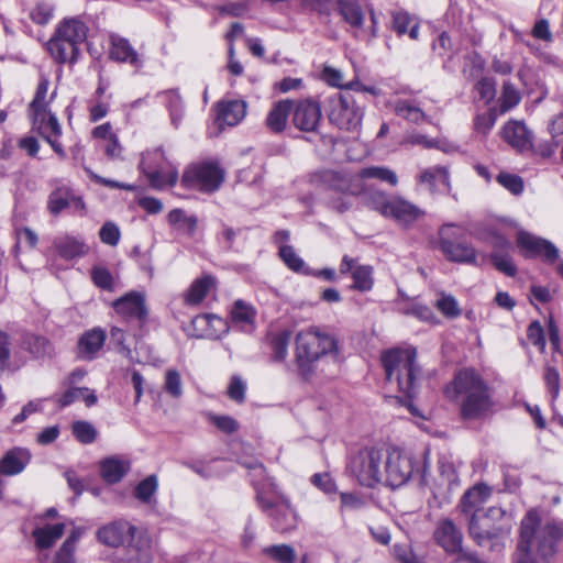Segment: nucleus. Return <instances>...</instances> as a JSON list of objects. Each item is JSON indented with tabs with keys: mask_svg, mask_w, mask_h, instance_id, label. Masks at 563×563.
<instances>
[{
	"mask_svg": "<svg viewBox=\"0 0 563 563\" xmlns=\"http://www.w3.org/2000/svg\"><path fill=\"white\" fill-rule=\"evenodd\" d=\"M446 394L456 401L465 421L484 420L495 411L493 388L473 368L459 371Z\"/></svg>",
	"mask_w": 563,
	"mask_h": 563,
	"instance_id": "obj_1",
	"label": "nucleus"
},
{
	"mask_svg": "<svg viewBox=\"0 0 563 563\" xmlns=\"http://www.w3.org/2000/svg\"><path fill=\"white\" fill-rule=\"evenodd\" d=\"M336 339L319 328H309L296 335V363L299 374L308 378L317 372H325L323 364L338 365Z\"/></svg>",
	"mask_w": 563,
	"mask_h": 563,
	"instance_id": "obj_2",
	"label": "nucleus"
},
{
	"mask_svg": "<svg viewBox=\"0 0 563 563\" xmlns=\"http://www.w3.org/2000/svg\"><path fill=\"white\" fill-rule=\"evenodd\" d=\"M563 539V523L542 519L530 509L521 520L518 542L533 551L543 563H553Z\"/></svg>",
	"mask_w": 563,
	"mask_h": 563,
	"instance_id": "obj_3",
	"label": "nucleus"
},
{
	"mask_svg": "<svg viewBox=\"0 0 563 563\" xmlns=\"http://www.w3.org/2000/svg\"><path fill=\"white\" fill-rule=\"evenodd\" d=\"M386 380L396 383L398 390L406 398L405 405L412 415H417L411 400L418 393V382L421 368L417 364L415 347L391 349L382 355Z\"/></svg>",
	"mask_w": 563,
	"mask_h": 563,
	"instance_id": "obj_4",
	"label": "nucleus"
},
{
	"mask_svg": "<svg viewBox=\"0 0 563 563\" xmlns=\"http://www.w3.org/2000/svg\"><path fill=\"white\" fill-rule=\"evenodd\" d=\"M428 456V451L416 457L397 449L386 450L380 484L395 489L405 485L415 474L420 476L421 482H427L430 466Z\"/></svg>",
	"mask_w": 563,
	"mask_h": 563,
	"instance_id": "obj_5",
	"label": "nucleus"
},
{
	"mask_svg": "<svg viewBox=\"0 0 563 563\" xmlns=\"http://www.w3.org/2000/svg\"><path fill=\"white\" fill-rule=\"evenodd\" d=\"M88 29L77 18L64 19L47 43L52 57L59 64H74L78 59L79 45L87 38Z\"/></svg>",
	"mask_w": 563,
	"mask_h": 563,
	"instance_id": "obj_6",
	"label": "nucleus"
},
{
	"mask_svg": "<svg viewBox=\"0 0 563 563\" xmlns=\"http://www.w3.org/2000/svg\"><path fill=\"white\" fill-rule=\"evenodd\" d=\"M385 456L386 450L366 446L350 457L347 471L360 485L373 488L380 484Z\"/></svg>",
	"mask_w": 563,
	"mask_h": 563,
	"instance_id": "obj_7",
	"label": "nucleus"
},
{
	"mask_svg": "<svg viewBox=\"0 0 563 563\" xmlns=\"http://www.w3.org/2000/svg\"><path fill=\"white\" fill-rule=\"evenodd\" d=\"M323 103L330 123L338 129L351 132L361 126L363 110L351 93L334 92Z\"/></svg>",
	"mask_w": 563,
	"mask_h": 563,
	"instance_id": "obj_8",
	"label": "nucleus"
},
{
	"mask_svg": "<svg viewBox=\"0 0 563 563\" xmlns=\"http://www.w3.org/2000/svg\"><path fill=\"white\" fill-rule=\"evenodd\" d=\"M467 522L468 534L479 547L508 536L511 529L505 521V511L500 507H489L485 512L473 516Z\"/></svg>",
	"mask_w": 563,
	"mask_h": 563,
	"instance_id": "obj_9",
	"label": "nucleus"
},
{
	"mask_svg": "<svg viewBox=\"0 0 563 563\" xmlns=\"http://www.w3.org/2000/svg\"><path fill=\"white\" fill-rule=\"evenodd\" d=\"M225 176V170L216 162L203 161L189 165L183 174L181 184L188 189L203 194L217 191Z\"/></svg>",
	"mask_w": 563,
	"mask_h": 563,
	"instance_id": "obj_10",
	"label": "nucleus"
},
{
	"mask_svg": "<svg viewBox=\"0 0 563 563\" xmlns=\"http://www.w3.org/2000/svg\"><path fill=\"white\" fill-rule=\"evenodd\" d=\"M460 227L454 223L443 224L438 232L439 249L450 262L475 264L476 250L472 244L459 241Z\"/></svg>",
	"mask_w": 563,
	"mask_h": 563,
	"instance_id": "obj_11",
	"label": "nucleus"
},
{
	"mask_svg": "<svg viewBox=\"0 0 563 563\" xmlns=\"http://www.w3.org/2000/svg\"><path fill=\"white\" fill-rule=\"evenodd\" d=\"M140 168L154 188L161 189L165 186H174L177 183L178 170L165 158L162 148L144 154Z\"/></svg>",
	"mask_w": 563,
	"mask_h": 563,
	"instance_id": "obj_12",
	"label": "nucleus"
},
{
	"mask_svg": "<svg viewBox=\"0 0 563 563\" xmlns=\"http://www.w3.org/2000/svg\"><path fill=\"white\" fill-rule=\"evenodd\" d=\"M310 183L323 189L334 190L336 192L358 195L361 187L354 184L352 177L333 169H322L310 175Z\"/></svg>",
	"mask_w": 563,
	"mask_h": 563,
	"instance_id": "obj_13",
	"label": "nucleus"
},
{
	"mask_svg": "<svg viewBox=\"0 0 563 563\" xmlns=\"http://www.w3.org/2000/svg\"><path fill=\"white\" fill-rule=\"evenodd\" d=\"M517 245L525 252L526 257L539 256L549 264H553L559 257V250L552 242L528 232L518 233Z\"/></svg>",
	"mask_w": 563,
	"mask_h": 563,
	"instance_id": "obj_14",
	"label": "nucleus"
},
{
	"mask_svg": "<svg viewBox=\"0 0 563 563\" xmlns=\"http://www.w3.org/2000/svg\"><path fill=\"white\" fill-rule=\"evenodd\" d=\"M292 123L302 132H314L318 129L322 113L320 102L313 99L299 100L292 103Z\"/></svg>",
	"mask_w": 563,
	"mask_h": 563,
	"instance_id": "obj_15",
	"label": "nucleus"
},
{
	"mask_svg": "<svg viewBox=\"0 0 563 563\" xmlns=\"http://www.w3.org/2000/svg\"><path fill=\"white\" fill-rule=\"evenodd\" d=\"M135 527L126 520H115L100 528L97 532L98 540L112 548L131 543L134 539Z\"/></svg>",
	"mask_w": 563,
	"mask_h": 563,
	"instance_id": "obj_16",
	"label": "nucleus"
},
{
	"mask_svg": "<svg viewBox=\"0 0 563 563\" xmlns=\"http://www.w3.org/2000/svg\"><path fill=\"white\" fill-rule=\"evenodd\" d=\"M433 540L446 554H455L461 551L463 533L451 519L444 518L437 523Z\"/></svg>",
	"mask_w": 563,
	"mask_h": 563,
	"instance_id": "obj_17",
	"label": "nucleus"
},
{
	"mask_svg": "<svg viewBox=\"0 0 563 563\" xmlns=\"http://www.w3.org/2000/svg\"><path fill=\"white\" fill-rule=\"evenodd\" d=\"M114 310L128 320H137L143 325L147 320L145 298L141 292L131 291L113 302Z\"/></svg>",
	"mask_w": 563,
	"mask_h": 563,
	"instance_id": "obj_18",
	"label": "nucleus"
},
{
	"mask_svg": "<svg viewBox=\"0 0 563 563\" xmlns=\"http://www.w3.org/2000/svg\"><path fill=\"white\" fill-rule=\"evenodd\" d=\"M338 11L356 38H365L364 11L358 0H338Z\"/></svg>",
	"mask_w": 563,
	"mask_h": 563,
	"instance_id": "obj_19",
	"label": "nucleus"
},
{
	"mask_svg": "<svg viewBox=\"0 0 563 563\" xmlns=\"http://www.w3.org/2000/svg\"><path fill=\"white\" fill-rule=\"evenodd\" d=\"M490 494V488L485 484H477L464 493L459 508L467 521L473 516L479 515L481 507L486 503Z\"/></svg>",
	"mask_w": 563,
	"mask_h": 563,
	"instance_id": "obj_20",
	"label": "nucleus"
},
{
	"mask_svg": "<svg viewBox=\"0 0 563 563\" xmlns=\"http://www.w3.org/2000/svg\"><path fill=\"white\" fill-rule=\"evenodd\" d=\"M106 332L100 328H93L84 332L77 343V356L84 361H92L106 342Z\"/></svg>",
	"mask_w": 563,
	"mask_h": 563,
	"instance_id": "obj_21",
	"label": "nucleus"
},
{
	"mask_svg": "<svg viewBox=\"0 0 563 563\" xmlns=\"http://www.w3.org/2000/svg\"><path fill=\"white\" fill-rule=\"evenodd\" d=\"M424 216V211L416 205L401 199L393 198L389 217L402 227H410Z\"/></svg>",
	"mask_w": 563,
	"mask_h": 563,
	"instance_id": "obj_22",
	"label": "nucleus"
},
{
	"mask_svg": "<svg viewBox=\"0 0 563 563\" xmlns=\"http://www.w3.org/2000/svg\"><path fill=\"white\" fill-rule=\"evenodd\" d=\"M501 133L505 142L519 151L527 150L532 145L531 132L522 122H507L504 125Z\"/></svg>",
	"mask_w": 563,
	"mask_h": 563,
	"instance_id": "obj_23",
	"label": "nucleus"
},
{
	"mask_svg": "<svg viewBox=\"0 0 563 563\" xmlns=\"http://www.w3.org/2000/svg\"><path fill=\"white\" fill-rule=\"evenodd\" d=\"M31 460L26 449L14 448L9 450L0 461V476H13L20 474Z\"/></svg>",
	"mask_w": 563,
	"mask_h": 563,
	"instance_id": "obj_24",
	"label": "nucleus"
},
{
	"mask_svg": "<svg viewBox=\"0 0 563 563\" xmlns=\"http://www.w3.org/2000/svg\"><path fill=\"white\" fill-rule=\"evenodd\" d=\"M130 462L118 456H111L100 462V476L108 484L119 483L130 471Z\"/></svg>",
	"mask_w": 563,
	"mask_h": 563,
	"instance_id": "obj_25",
	"label": "nucleus"
},
{
	"mask_svg": "<svg viewBox=\"0 0 563 563\" xmlns=\"http://www.w3.org/2000/svg\"><path fill=\"white\" fill-rule=\"evenodd\" d=\"M246 113V103L242 100L221 101L217 106V121L227 125H236Z\"/></svg>",
	"mask_w": 563,
	"mask_h": 563,
	"instance_id": "obj_26",
	"label": "nucleus"
},
{
	"mask_svg": "<svg viewBox=\"0 0 563 563\" xmlns=\"http://www.w3.org/2000/svg\"><path fill=\"white\" fill-rule=\"evenodd\" d=\"M109 55L113 60L129 63L135 67L141 66L137 52L131 46L126 38L111 36V48Z\"/></svg>",
	"mask_w": 563,
	"mask_h": 563,
	"instance_id": "obj_27",
	"label": "nucleus"
},
{
	"mask_svg": "<svg viewBox=\"0 0 563 563\" xmlns=\"http://www.w3.org/2000/svg\"><path fill=\"white\" fill-rule=\"evenodd\" d=\"M269 516L273 518V528L278 532L291 531L297 526L296 512L288 504L276 505Z\"/></svg>",
	"mask_w": 563,
	"mask_h": 563,
	"instance_id": "obj_28",
	"label": "nucleus"
},
{
	"mask_svg": "<svg viewBox=\"0 0 563 563\" xmlns=\"http://www.w3.org/2000/svg\"><path fill=\"white\" fill-rule=\"evenodd\" d=\"M291 110L292 102L290 100H282L275 103L266 118L267 128L274 133L283 132Z\"/></svg>",
	"mask_w": 563,
	"mask_h": 563,
	"instance_id": "obj_29",
	"label": "nucleus"
},
{
	"mask_svg": "<svg viewBox=\"0 0 563 563\" xmlns=\"http://www.w3.org/2000/svg\"><path fill=\"white\" fill-rule=\"evenodd\" d=\"M216 286V278L211 275H205L192 282L184 296V300L189 306L200 303L208 295L210 289Z\"/></svg>",
	"mask_w": 563,
	"mask_h": 563,
	"instance_id": "obj_30",
	"label": "nucleus"
},
{
	"mask_svg": "<svg viewBox=\"0 0 563 563\" xmlns=\"http://www.w3.org/2000/svg\"><path fill=\"white\" fill-rule=\"evenodd\" d=\"M396 115L415 124L429 121L427 114L412 100L398 99L393 103Z\"/></svg>",
	"mask_w": 563,
	"mask_h": 563,
	"instance_id": "obj_31",
	"label": "nucleus"
},
{
	"mask_svg": "<svg viewBox=\"0 0 563 563\" xmlns=\"http://www.w3.org/2000/svg\"><path fill=\"white\" fill-rule=\"evenodd\" d=\"M32 121L33 126L45 140L49 137H58L62 134V129L57 118L55 114L47 112V109H45L44 113L38 118L35 113H32Z\"/></svg>",
	"mask_w": 563,
	"mask_h": 563,
	"instance_id": "obj_32",
	"label": "nucleus"
},
{
	"mask_svg": "<svg viewBox=\"0 0 563 563\" xmlns=\"http://www.w3.org/2000/svg\"><path fill=\"white\" fill-rule=\"evenodd\" d=\"M64 523L47 525L33 531L35 543L40 549L51 548L64 533Z\"/></svg>",
	"mask_w": 563,
	"mask_h": 563,
	"instance_id": "obj_33",
	"label": "nucleus"
},
{
	"mask_svg": "<svg viewBox=\"0 0 563 563\" xmlns=\"http://www.w3.org/2000/svg\"><path fill=\"white\" fill-rule=\"evenodd\" d=\"M55 247L57 253L65 260L82 256L88 251L85 243L69 236L55 241Z\"/></svg>",
	"mask_w": 563,
	"mask_h": 563,
	"instance_id": "obj_34",
	"label": "nucleus"
},
{
	"mask_svg": "<svg viewBox=\"0 0 563 563\" xmlns=\"http://www.w3.org/2000/svg\"><path fill=\"white\" fill-rule=\"evenodd\" d=\"M279 256L285 265L295 273L310 276L312 269L306 266L303 260L296 253L291 245H280Z\"/></svg>",
	"mask_w": 563,
	"mask_h": 563,
	"instance_id": "obj_35",
	"label": "nucleus"
},
{
	"mask_svg": "<svg viewBox=\"0 0 563 563\" xmlns=\"http://www.w3.org/2000/svg\"><path fill=\"white\" fill-rule=\"evenodd\" d=\"M393 30L399 35L408 32L411 40L419 37V24L413 22L412 18L407 12H395L393 14Z\"/></svg>",
	"mask_w": 563,
	"mask_h": 563,
	"instance_id": "obj_36",
	"label": "nucleus"
},
{
	"mask_svg": "<svg viewBox=\"0 0 563 563\" xmlns=\"http://www.w3.org/2000/svg\"><path fill=\"white\" fill-rule=\"evenodd\" d=\"M352 288L366 292L372 290L374 286L373 267L369 265H357L352 272Z\"/></svg>",
	"mask_w": 563,
	"mask_h": 563,
	"instance_id": "obj_37",
	"label": "nucleus"
},
{
	"mask_svg": "<svg viewBox=\"0 0 563 563\" xmlns=\"http://www.w3.org/2000/svg\"><path fill=\"white\" fill-rule=\"evenodd\" d=\"M80 397L84 398L88 407L97 402V396L92 390L87 387H74L67 389L58 399L60 407H67L78 400Z\"/></svg>",
	"mask_w": 563,
	"mask_h": 563,
	"instance_id": "obj_38",
	"label": "nucleus"
},
{
	"mask_svg": "<svg viewBox=\"0 0 563 563\" xmlns=\"http://www.w3.org/2000/svg\"><path fill=\"white\" fill-rule=\"evenodd\" d=\"M21 346L34 357H42L49 351V342L44 336L32 333L23 334Z\"/></svg>",
	"mask_w": 563,
	"mask_h": 563,
	"instance_id": "obj_39",
	"label": "nucleus"
},
{
	"mask_svg": "<svg viewBox=\"0 0 563 563\" xmlns=\"http://www.w3.org/2000/svg\"><path fill=\"white\" fill-rule=\"evenodd\" d=\"M365 205L379 212L384 217H389L393 199H389L386 194L377 190H369L364 194Z\"/></svg>",
	"mask_w": 563,
	"mask_h": 563,
	"instance_id": "obj_40",
	"label": "nucleus"
},
{
	"mask_svg": "<svg viewBox=\"0 0 563 563\" xmlns=\"http://www.w3.org/2000/svg\"><path fill=\"white\" fill-rule=\"evenodd\" d=\"M473 236L477 240L489 242L494 251L508 253V250L510 249V242L492 228H487L482 231H475Z\"/></svg>",
	"mask_w": 563,
	"mask_h": 563,
	"instance_id": "obj_41",
	"label": "nucleus"
},
{
	"mask_svg": "<svg viewBox=\"0 0 563 563\" xmlns=\"http://www.w3.org/2000/svg\"><path fill=\"white\" fill-rule=\"evenodd\" d=\"M168 222L191 235L197 229L198 219L195 216H187L181 209H173L168 213Z\"/></svg>",
	"mask_w": 563,
	"mask_h": 563,
	"instance_id": "obj_42",
	"label": "nucleus"
},
{
	"mask_svg": "<svg viewBox=\"0 0 563 563\" xmlns=\"http://www.w3.org/2000/svg\"><path fill=\"white\" fill-rule=\"evenodd\" d=\"M290 336L291 332L289 330L279 331L272 336L271 347L273 351V361L283 362L286 360Z\"/></svg>",
	"mask_w": 563,
	"mask_h": 563,
	"instance_id": "obj_43",
	"label": "nucleus"
},
{
	"mask_svg": "<svg viewBox=\"0 0 563 563\" xmlns=\"http://www.w3.org/2000/svg\"><path fill=\"white\" fill-rule=\"evenodd\" d=\"M419 180L423 184H428L430 188H433L438 185L450 188L449 172L445 167H433L426 169L419 176Z\"/></svg>",
	"mask_w": 563,
	"mask_h": 563,
	"instance_id": "obj_44",
	"label": "nucleus"
},
{
	"mask_svg": "<svg viewBox=\"0 0 563 563\" xmlns=\"http://www.w3.org/2000/svg\"><path fill=\"white\" fill-rule=\"evenodd\" d=\"M263 553L277 563H294L296 553L288 544L269 545L263 549Z\"/></svg>",
	"mask_w": 563,
	"mask_h": 563,
	"instance_id": "obj_45",
	"label": "nucleus"
},
{
	"mask_svg": "<svg viewBox=\"0 0 563 563\" xmlns=\"http://www.w3.org/2000/svg\"><path fill=\"white\" fill-rule=\"evenodd\" d=\"M232 320L241 325H253L256 317V312L252 306L246 305L242 300H236L232 311Z\"/></svg>",
	"mask_w": 563,
	"mask_h": 563,
	"instance_id": "obj_46",
	"label": "nucleus"
},
{
	"mask_svg": "<svg viewBox=\"0 0 563 563\" xmlns=\"http://www.w3.org/2000/svg\"><path fill=\"white\" fill-rule=\"evenodd\" d=\"M158 487V481L156 475H150L141 481L135 489L134 496L143 504L151 503L152 497L155 495Z\"/></svg>",
	"mask_w": 563,
	"mask_h": 563,
	"instance_id": "obj_47",
	"label": "nucleus"
},
{
	"mask_svg": "<svg viewBox=\"0 0 563 563\" xmlns=\"http://www.w3.org/2000/svg\"><path fill=\"white\" fill-rule=\"evenodd\" d=\"M402 312L404 314L412 316L421 321L437 323V317L434 316L433 310L430 307L417 301H410L406 303V306L402 308Z\"/></svg>",
	"mask_w": 563,
	"mask_h": 563,
	"instance_id": "obj_48",
	"label": "nucleus"
},
{
	"mask_svg": "<svg viewBox=\"0 0 563 563\" xmlns=\"http://www.w3.org/2000/svg\"><path fill=\"white\" fill-rule=\"evenodd\" d=\"M489 260L494 267L505 275L514 277L517 274V267L508 253L493 251L489 255Z\"/></svg>",
	"mask_w": 563,
	"mask_h": 563,
	"instance_id": "obj_49",
	"label": "nucleus"
},
{
	"mask_svg": "<svg viewBox=\"0 0 563 563\" xmlns=\"http://www.w3.org/2000/svg\"><path fill=\"white\" fill-rule=\"evenodd\" d=\"M361 178H377L379 180L386 181L391 186H395L398 181L397 175L389 168L372 166L361 169L360 172Z\"/></svg>",
	"mask_w": 563,
	"mask_h": 563,
	"instance_id": "obj_50",
	"label": "nucleus"
},
{
	"mask_svg": "<svg viewBox=\"0 0 563 563\" xmlns=\"http://www.w3.org/2000/svg\"><path fill=\"white\" fill-rule=\"evenodd\" d=\"M499 100L500 111L504 113L516 107L520 102L521 96L510 81H505Z\"/></svg>",
	"mask_w": 563,
	"mask_h": 563,
	"instance_id": "obj_51",
	"label": "nucleus"
},
{
	"mask_svg": "<svg viewBox=\"0 0 563 563\" xmlns=\"http://www.w3.org/2000/svg\"><path fill=\"white\" fill-rule=\"evenodd\" d=\"M48 79L42 78L37 85L36 92L34 99L30 104L31 113H35L36 117H41L44 113L47 104L45 102V98L48 90Z\"/></svg>",
	"mask_w": 563,
	"mask_h": 563,
	"instance_id": "obj_52",
	"label": "nucleus"
},
{
	"mask_svg": "<svg viewBox=\"0 0 563 563\" xmlns=\"http://www.w3.org/2000/svg\"><path fill=\"white\" fill-rule=\"evenodd\" d=\"M438 310L449 319H455L462 314L456 299L451 295H442L435 302Z\"/></svg>",
	"mask_w": 563,
	"mask_h": 563,
	"instance_id": "obj_53",
	"label": "nucleus"
},
{
	"mask_svg": "<svg viewBox=\"0 0 563 563\" xmlns=\"http://www.w3.org/2000/svg\"><path fill=\"white\" fill-rule=\"evenodd\" d=\"M73 434L84 444L92 443L97 438V430L87 421H76L73 423Z\"/></svg>",
	"mask_w": 563,
	"mask_h": 563,
	"instance_id": "obj_54",
	"label": "nucleus"
},
{
	"mask_svg": "<svg viewBox=\"0 0 563 563\" xmlns=\"http://www.w3.org/2000/svg\"><path fill=\"white\" fill-rule=\"evenodd\" d=\"M91 279L97 287L108 291L113 290L114 280L112 274L106 267L95 266L91 269Z\"/></svg>",
	"mask_w": 563,
	"mask_h": 563,
	"instance_id": "obj_55",
	"label": "nucleus"
},
{
	"mask_svg": "<svg viewBox=\"0 0 563 563\" xmlns=\"http://www.w3.org/2000/svg\"><path fill=\"white\" fill-rule=\"evenodd\" d=\"M246 384L239 375H233L230 379L227 395L236 404H243L245 400Z\"/></svg>",
	"mask_w": 563,
	"mask_h": 563,
	"instance_id": "obj_56",
	"label": "nucleus"
},
{
	"mask_svg": "<svg viewBox=\"0 0 563 563\" xmlns=\"http://www.w3.org/2000/svg\"><path fill=\"white\" fill-rule=\"evenodd\" d=\"M54 7L46 2H38L31 11L30 19L38 24L45 25L53 18Z\"/></svg>",
	"mask_w": 563,
	"mask_h": 563,
	"instance_id": "obj_57",
	"label": "nucleus"
},
{
	"mask_svg": "<svg viewBox=\"0 0 563 563\" xmlns=\"http://www.w3.org/2000/svg\"><path fill=\"white\" fill-rule=\"evenodd\" d=\"M497 181L514 195H519L523 190V180L518 175L500 173L497 176Z\"/></svg>",
	"mask_w": 563,
	"mask_h": 563,
	"instance_id": "obj_58",
	"label": "nucleus"
},
{
	"mask_svg": "<svg viewBox=\"0 0 563 563\" xmlns=\"http://www.w3.org/2000/svg\"><path fill=\"white\" fill-rule=\"evenodd\" d=\"M475 90L482 100L489 103L496 96V82L493 78L484 77L476 82Z\"/></svg>",
	"mask_w": 563,
	"mask_h": 563,
	"instance_id": "obj_59",
	"label": "nucleus"
},
{
	"mask_svg": "<svg viewBox=\"0 0 563 563\" xmlns=\"http://www.w3.org/2000/svg\"><path fill=\"white\" fill-rule=\"evenodd\" d=\"M70 195L67 191L56 190L51 194L48 200V209L52 213L57 214L69 206Z\"/></svg>",
	"mask_w": 563,
	"mask_h": 563,
	"instance_id": "obj_60",
	"label": "nucleus"
},
{
	"mask_svg": "<svg viewBox=\"0 0 563 563\" xmlns=\"http://www.w3.org/2000/svg\"><path fill=\"white\" fill-rule=\"evenodd\" d=\"M543 378L552 398H556L559 396L561 387L560 374L558 369L553 366L547 365L544 368Z\"/></svg>",
	"mask_w": 563,
	"mask_h": 563,
	"instance_id": "obj_61",
	"label": "nucleus"
},
{
	"mask_svg": "<svg viewBox=\"0 0 563 563\" xmlns=\"http://www.w3.org/2000/svg\"><path fill=\"white\" fill-rule=\"evenodd\" d=\"M165 390L175 398L183 394L180 375L176 369L166 372Z\"/></svg>",
	"mask_w": 563,
	"mask_h": 563,
	"instance_id": "obj_62",
	"label": "nucleus"
},
{
	"mask_svg": "<svg viewBox=\"0 0 563 563\" xmlns=\"http://www.w3.org/2000/svg\"><path fill=\"white\" fill-rule=\"evenodd\" d=\"M100 240L111 246H115L120 241V230L112 222H106L99 231Z\"/></svg>",
	"mask_w": 563,
	"mask_h": 563,
	"instance_id": "obj_63",
	"label": "nucleus"
},
{
	"mask_svg": "<svg viewBox=\"0 0 563 563\" xmlns=\"http://www.w3.org/2000/svg\"><path fill=\"white\" fill-rule=\"evenodd\" d=\"M512 563H543L536 553L521 543L517 542L516 551L512 556Z\"/></svg>",
	"mask_w": 563,
	"mask_h": 563,
	"instance_id": "obj_64",
	"label": "nucleus"
}]
</instances>
